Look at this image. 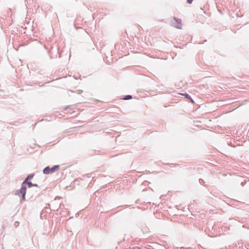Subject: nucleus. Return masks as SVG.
Instances as JSON below:
<instances>
[{
  "mask_svg": "<svg viewBox=\"0 0 249 249\" xmlns=\"http://www.w3.org/2000/svg\"><path fill=\"white\" fill-rule=\"evenodd\" d=\"M33 187V183L31 181H23L21 185V188L17 190L15 195L18 196L20 198V201L22 202L26 200L25 196L27 193V188H28L27 191L28 195H30V198L35 199L39 195V193L36 191L32 194L33 189H30Z\"/></svg>",
  "mask_w": 249,
  "mask_h": 249,
  "instance_id": "obj_1",
  "label": "nucleus"
},
{
  "mask_svg": "<svg viewBox=\"0 0 249 249\" xmlns=\"http://www.w3.org/2000/svg\"><path fill=\"white\" fill-rule=\"evenodd\" d=\"M70 108V106H67V107H65L64 108V109H65V110H66V109H69V108Z\"/></svg>",
  "mask_w": 249,
  "mask_h": 249,
  "instance_id": "obj_9",
  "label": "nucleus"
},
{
  "mask_svg": "<svg viewBox=\"0 0 249 249\" xmlns=\"http://www.w3.org/2000/svg\"><path fill=\"white\" fill-rule=\"evenodd\" d=\"M132 98V96L131 95H127L124 96L123 98L124 100H127Z\"/></svg>",
  "mask_w": 249,
  "mask_h": 249,
  "instance_id": "obj_5",
  "label": "nucleus"
},
{
  "mask_svg": "<svg viewBox=\"0 0 249 249\" xmlns=\"http://www.w3.org/2000/svg\"><path fill=\"white\" fill-rule=\"evenodd\" d=\"M170 24L172 26L178 29L181 28V20L179 18H174L170 21Z\"/></svg>",
  "mask_w": 249,
  "mask_h": 249,
  "instance_id": "obj_3",
  "label": "nucleus"
},
{
  "mask_svg": "<svg viewBox=\"0 0 249 249\" xmlns=\"http://www.w3.org/2000/svg\"><path fill=\"white\" fill-rule=\"evenodd\" d=\"M59 167V165H54L52 167L47 166L43 170V173L44 174H50L53 173L56 170H58Z\"/></svg>",
  "mask_w": 249,
  "mask_h": 249,
  "instance_id": "obj_2",
  "label": "nucleus"
},
{
  "mask_svg": "<svg viewBox=\"0 0 249 249\" xmlns=\"http://www.w3.org/2000/svg\"><path fill=\"white\" fill-rule=\"evenodd\" d=\"M247 249H249V245H248Z\"/></svg>",
  "mask_w": 249,
  "mask_h": 249,
  "instance_id": "obj_13",
  "label": "nucleus"
},
{
  "mask_svg": "<svg viewBox=\"0 0 249 249\" xmlns=\"http://www.w3.org/2000/svg\"><path fill=\"white\" fill-rule=\"evenodd\" d=\"M199 183H200L201 185H204V181L203 179H199Z\"/></svg>",
  "mask_w": 249,
  "mask_h": 249,
  "instance_id": "obj_7",
  "label": "nucleus"
},
{
  "mask_svg": "<svg viewBox=\"0 0 249 249\" xmlns=\"http://www.w3.org/2000/svg\"><path fill=\"white\" fill-rule=\"evenodd\" d=\"M189 100L191 101V102H192V103H194V100L192 99V98H191V99H189Z\"/></svg>",
  "mask_w": 249,
  "mask_h": 249,
  "instance_id": "obj_12",
  "label": "nucleus"
},
{
  "mask_svg": "<svg viewBox=\"0 0 249 249\" xmlns=\"http://www.w3.org/2000/svg\"><path fill=\"white\" fill-rule=\"evenodd\" d=\"M193 0H187V2L189 4H191Z\"/></svg>",
  "mask_w": 249,
  "mask_h": 249,
  "instance_id": "obj_8",
  "label": "nucleus"
},
{
  "mask_svg": "<svg viewBox=\"0 0 249 249\" xmlns=\"http://www.w3.org/2000/svg\"><path fill=\"white\" fill-rule=\"evenodd\" d=\"M34 176H35V174L34 173L30 174L28 175L26 177V178H25V179L23 180V181L27 182V181H30V180H31V179H32L33 178Z\"/></svg>",
  "mask_w": 249,
  "mask_h": 249,
  "instance_id": "obj_4",
  "label": "nucleus"
},
{
  "mask_svg": "<svg viewBox=\"0 0 249 249\" xmlns=\"http://www.w3.org/2000/svg\"><path fill=\"white\" fill-rule=\"evenodd\" d=\"M183 95H184V96L185 97V98L186 99H189V100L191 99V97L188 93H185V94H183Z\"/></svg>",
  "mask_w": 249,
  "mask_h": 249,
  "instance_id": "obj_6",
  "label": "nucleus"
},
{
  "mask_svg": "<svg viewBox=\"0 0 249 249\" xmlns=\"http://www.w3.org/2000/svg\"><path fill=\"white\" fill-rule=\"evenodd\" d=\"M33 187H38V184L33 183Z\"/></svg>",
  "mask_w": 249,
  "mask_h": 249,
  "instance_id": "obj_10",
  "label": "nucleus"
},
{
  "mask_svg": "<svg viewBox=\"0 0 249 249\" xmlns=\"http://www.w3.org/2000/svg\"><path fill=\"white\" fill-rule=\"evenodd\" d=\"M245 182H241V185L242 186H244V185H245Z\"/></svg>",
  "mask_w": 249,
  "mask_h": 249,
  "instance_id": "obj_11",
  "label": "nucleus"
}]
</instances>
